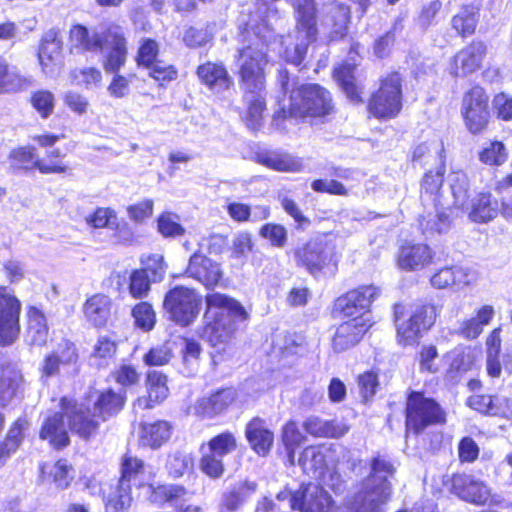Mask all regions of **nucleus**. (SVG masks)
I'll list each match as a JSON object with an SVG mask.
<instances>
[{
    "instance_id": "f257e3e1",
    "label": "nucleus",
    "mask_w": 512,
    "mask_h": 512,
    "mask_svg": "<svg viewBox=\"0 0 512 512\" xmlns=\"http://www.w3.org/2000/svg\"><path fill=\"white\" fill-rule=\"evenodd\" d=\"M370 468V476L362 483L359 493L351 504L334 512H383V506L388 503L392 495L390 480L394 477L396 468L383 456L374 457Z\"/></svg>"
},
{
    "instance_id": "f03ea898",
    "label": "nucleus",
    "mask_w": 512,
    "mask_h": 512,
    "mask_svg": "<svg viewBox=\"0 0 512 512\" xmlns=\"http://www.w3.org/2000/svg\"><path fill=\"white\" fill-rule=\"evenodd\" d=\"M206 325L203 337L213 347L226 345L232 339L234 319L246 320L248 313L235 299L218 292L206 295Z\"/></svg>"
},
{
    "instance_id": "7ed1b4c3",
    "label": "nucleus",
    "mask_w": 512,
    "mask_h": 512,
    "mask_svg": "<svg viewBox=\"0 0 512 512\" xmlns=\"http://www.w3.org/2000/svg\"><path fill=\"white\" fill-rule=\"evenodd\" d=\"M333 110L330 93L317 84L293 87L289 98V106L281 108L283 118H301L329 115Z\"/></svg>"
},
{
    "instance_id": "20e7f679",
    "label": "nucleus",
    "mask_w": 512,
    "mask_h": 512,
    "mask_svg": "<svg viewBox=\"0 0 512 512\" xmlns=\"http://www.w3.org/2000/svg\"><path fill=\"white\" fill-rule=\"evenodd\" d=\"M394 320L399 344L411 346L416 344L423 332L433 325L434 313L427 305L396 304Z\"/></svg>"
},
{
    "instance_id": "39448f33",
    "label": "nucleus",
    "mask_w": 512,
    "mask_h": 512,
    "mask_svg": "<svg viewBox=\"0 0 512 512\" xmlns=\"http://www.w3.org/2000/svg\"><path fill=\"white\" fill-rule=\"evenodd\" d=\"M237 448L232 432L225 431L201 445L200 469L210 478H220L224 473V459Z\"/></svg>"
},
{
    "instance_id": "423d86ee",
    "label": "nucleus",
    "mask_w": 512,
    "mask_h": 512,
    "mask_svg": "<svg viewBox=\"0 0 512 512\" xmlns=\"http://www.w3.org/2000/svg\"><path fill=\"white\" fill-rule=\"evenodd\" d=\"M446 414L433 399L420 392H412L406 404V427L419 433L430 425L444 424Z\"/></svg>"
},
{
    "instance_id": "0eeeda50",
    "label": "nucleus",
    "mask_w": 512,
    "mask_h": 512,
    "mask_svg": "<svg viewBox=\"0 0 512 512\" xmlns=\"http://www.w3.org/2000/svg\"><path fill=\"white\" fill-rule=\"evenodd\" d=\"M401 78L393 73L385 78L368 105L370 114L379 119H391L398 115L402 107Z\"/></svg>"
},
{
    "instance_id": "6e6552de",
    "label": "nucleus",
    "mask_w": 512,
    "mask_h": 512,
    "mask_svg": "<svg viewBox=\"0 0 512 512\" xmlns=\"http://www.w3.org/2000/svg\"><path fill=\"white\" fill-rule=\"evenodd\" d=\"M200 303V296L195 290L178 286L166 293L163 307L173 321L187 326L198 316Z\"/></svg>"
},
{
    "instance_id": "1a4fd4ad",
    "label": "nucleus",
    "mask_w": 512,
    "mask_h": 512,
    "mask_svg": "<svg viewBox=\"0 0 512 512\" xmlns=\"http://www.w3.org/2000/svg\"><path fill=\"white\" fill-rule=\"evenodd\" d=\"M295 10L297 17V39L293 56L288 59L299 64L306 54L308 45L316 39V4L314 0H296Z\"/></svg>"
},
{
    "instance_id": "9d476101",
    "label": "nucleus",
    "mask_w": 512,
    "mask_h": 512,
    "mask_svg": "<svg viewBox=\"0 0 512 512\" xmlns=\"http://www.w3.org/2000/svg\"><path fill=\"white\" fill-rule=\"evenodd\" d=\"M371 474V472L369 473ZM368 475L364 478L358 487L357 492L353 497L343 506L336 507L332 510L334 512L337 509L348 507L354 500V497L359 493L362 483L369 477ZM291 507L293 509H299L301 512H330L332 509V499L323 487L309 483L302 487V489L296 492L291 497Z\"/></svg>"
},
{
    "instance_id": "9b49d317",
    "label": "nucleus",
    "mask_w": 512,
    "mask_h": 512,
    "mask_svg": "<svg viewBox=\"0 0 512 512\" xmlns=\"http://www.w3.org/2000/svg\"><path fill=\"white\" fill-rule=\"evenodd\" d=\"M461 115L469 128H484L488 124L489 96L483 87L474 85L464 92Z\"/></svg>"
},
{
    "instance_id": "f8f14e48",
    "label": "nucleus",
    "mask_w": 512,
    "mask_h": 512,
    "mask_svg": "<svg viewBox=\"0 0 512 512\" xmlns=\"http://www.w3.org/2000/svg\"><path fill=\"white\" fill-rule=\"evenodd\" d=\"M379 292V288L374 285L360 286L339 297L335 303L336 309L344 318L369 319V308Z\"/></svg>"
},
{
    "instance_id": "ddd939ff",
    "label": "nucleus",
    "mask_w": 512,
    "mask_h": 512,
    "mask_svg": "<svg viewBox=\"0 0 512 512\" xmlns=\"http://www.w3.org/2000/svg\"><path fill=\"white\" fill-rule=\"evenodd\" d=\"M236 390L223 388L195 400L186 410V414L198 419H213L224 413L236 400Z\"/></svg>"
},
{
    "instance_id": "4468645a",
    "label": "nucleus",
    "mask_w": 512,
    "mask_h": 512,
    "mask_svg": "<svg viewBox=\"0 0 512 512\" xmlns=\"http://www.w3.org/2000/svg\"><path fill=\"white\" fill-rule=\"evenodd\" d=\"M38 61L46 76L54 77L60 72L63 64V41L59 30L53 28L43 34Z\"/></svg>"
},
{
    "instance_id": "2eb2a0df",
    "label": "nucleus",
    "mask_w": 512,
    "mask_h": 512,
    "mask_svg": "<svg viewBox=\"0 0 512 512\" xmlns=\"http://www.w3.org/2000/svg\"><path fill=\"white\" fill-rule=\"evenodd\" d=\"M20 302L6 287H0V343L10 344L19 331Z\"/></svg>"
},
{
    "instance_id": "dca6fc26",
    "label": "nucleus",
    "mask_w": 512,
    "mask_h": 512,
    "mask_svg": "<svg viewBox=\"0 0 512 512\" xmlns=\"http://www.w3.org/2000/svg\"><path fill=\"white\" fill-rule=\"evenodd\" d=\"M449 489L460 499L476 505H485L492 502L490 488L471 475L454 474L451 477Z\"/></svg>"
},
{
    "instance_id": "f3484780",
    "label": "nucleus",
    "mask_w": 512,
    "mask_h": 512,
    "mask_svg": "<svg viewBox=\"0 0 512 512\" xmlns=\"http://www.w3.org/2000/svg\"><path fill=\"white\" fill-rule=\"evenodd\" d=\"M104 47L108 49L103 67L106 72L116 73L127 60V40L121 26L111 24L105 29Z\"/></svg>"
},
{
    "instance_id": "a211bd4d",
    "label": "nucleus",
    "mask_w": 512,
    "mask_h": 512,
    "mask_svg": "<svg viewBox=\"0 0 512 512\" xmlns=\"http://www.w3.org/2000/svg\"><path fill=\"white\" fill-rule=\"evenodd\" d=\"M434 256L435 252L427 244L406 242L398 250L396 264L406 272L420 271L433 262Z\"/></svg>"
},
{
    "instance_id": "6ab92c4d",
    "label": "nucleus",
    "mask_w": 512,
    "mask_h": 512,
    "mask_svg": "<svg viewBox=\"0 0 512 512\" xmlns=\"http://www.w3.org/2000/svg\"><path fill=\"white\" fill-rule=\"evenodd\" d=\"M10 167L14 170L38 169L42 174L64 173L66 166L60 163H46L41 160L35 149L22 146L13 149L9 155Z\"/></svg>"
},
{
    "instance_id": "aec40b11",
    "label": "nucleus",
    "mask_w": 512,
    "mask_h": 512,
    "mask_svg": "<svg viewBox=\"0 0 512 512\" xmlns=\"http://www.w3.org/2000/svg\"><path fill=\"white\" fill-rule=\"evenodd\" d=\"M62 407L69 418V427L72 432L83 439H89L98 430L100 420L84 405H70V401L62 399Z\"/></svg>"
},
{
    "instance_id": "412c9836",
    "label": "nucleus",
    "mask_w": 512,
    "mask_h": 512,
    "mask_svg": "<svg viewBox=\"0 0 512 512\" xmlns=\"http://www.w3.org/2000/svg\"><path fill=\"white\" fill-rule=\"evenodd\" d=\"M369 319L355 318L342 322L333 337V349L343 352L354 347L369 329Z\"/></svg>"
},
{
    "instance_id": "4be33fe9",
    "label": "nucleus",
    "mask_w": 512,
    "mask_h": 512,
    "mask_svg": "<svg viewBox=\"0 0 512 512\" xmlns=\"http://www.w3.org/2000/svg\"><path fill=\"white\" fill-rule=\"evenodd\" d=\"M486 53V46L481 42H472L461 49L453 58L450 73L455 76H466L480 68Z\"/></svg>"
},
{
    "instance_id": "5701e85b",
    "label": "nucleus",
    "mask_w": 512,
    "mask_h": 512,
    "mask_svg": "<svg viewBox=\"0 0 512 512\" xmlns=\"http://www.w3.org/2000/svg\"><path fill=\"white\" fill-rule=\"evenodd\" d=\"M186 273L208 288L217 285L222 276L219 265L198 252L190 257Z\"/></svg>"
},
{
    "instance_id": "b1692460",
    "label": "nucleus",
    "mask_w": 512,
    "mask_h": 512,
    "mask_svg": "<svg viewBox=\"0 0 512 512\" xmlns=\"http://www.w3.org/2000/svg\"><path fill=\"white\" fill-rule=\"evenodd\" d=\"M105 29L102 31L92 30L76 24L69 30V43L72 48L81 51H101L104 48Z\"/></svg>"
},
{
    "instance_id": "393cba45",
    "label": "nucleus",
    "mask_w": 512,
    "mask_h": 512,
    "mask_svg": "<svg viewBox=\"0 0 512 512\" xmlns=\"http://www.w3.org/2000/svg\"><path fill=\"white\" fill-rule=\"evenodd\" d=\"M111 307L112 300L108 295L96 293L85 301L82 312L88 323L95 327H102L110 318Z\"/></svg>"
},
{
    "instance_id": "a878e982",
    "label": "nucleus",
    "mask_w": 512,
    "mask_h": 512,
    "mask_svg": "<svg viewBox=\"0 0 512 512\" xmlns=\"http://www.w3.org/2000/svg\"><path fill=\"white\" fill-rule=\"evenodd\" d=\"M148 501L162 505L166 502L178 506L180 501L186 500L190 493L181 485L148 484L142 486Z\"/></svg>"
},
{
    "instance_id": "bb28decb",
    "label": "nucleus",
    "mask_w": 512,
    "mask_h": 512,
    "mask_svg": "<svg viewBox=\"0 0 512 512\" xmlns=\"http://www.w3.org/2000/svg\"><path fill=\"white\" fill-rule=\"evenodd\" d=\"M299 264L311 273L321 270L330 261V250L321 242L311 241L295 252Z\"/></svg>"
},
{
    "instance_id": "cd10ccee",
    "label": "nucleus",
    "mask_w": 512,
    "mask_h": 512,
    "mask_svg": "<svg viewBox=\"0 0 512 512\" xmlns=\"http://www.w3.org/2000/svg\"><path fill=\"white\" fill-rule=\"evenodd\" d=\"M197 76L202 84L217 92L227 90L233 83L222 63L206 62L197 68Z\"/></svg>"
},
{
    "instance_id": "c85d7f7f",
    "label": "nucleus",
    "mask_w": 512,
    "mask_h": 512,
    "mask_svg": "<svg viewBox=\"0 0 512 512\" xmlns=\"http://www.w3.org/2000/svg\"><path fill=\"white\" fill-rule=\"evenodd\" d=\"M146 389L147 398L137 400L140 407L153 408L162 403L169 395L166 375L156 370L149 371L146 377Z\"/></svg>"
},
{
    "instance_id": "c756f323",
    "label": "nucleus",
    "mask_w": 512,
    "mask_h": 512,
    "mask_svg": "<svg viewBox=\"0 0 512 512\" xmlns=\"http://www.w3.org/2000/svg\"><path fill=\"white\" fill-rule=\"evenodd\" d=\"M467 404L472 409L483 414L512 417V401L506 398L489 395H473L468 398Z\"/></svg>"
},
{
    "instance_id": "7c9ffc66",
    "label": "nucleus",
    "mask_w": 512,
    "mask_h": 512,
    "mask_svg": "<svg viewBox=\"0 0 512 512\" xmlns=\"http://www.w3.org/2000/svg\"><path fill=\"white\" fill-rule=\"evenodd\" d=\"M256 48L252 45H248L239 49L238 66L239 74L243 88L249 92L251 99L249 100L253 104V91L256 87V75H255V60H256Z\"/></svg>"
},
{
    "instance_id": "2f4dec72",
    "label": "nucleus",
    "mask_w": 512,
    "mask_h": 512,
    "mask_svg": "<svg viewBox=\"0 0 512 512\" xmlns=\"http://www.w3.org/2000/svg\"><path fill=\"white\" fill-rule=\"evenodd\" d=\"M495 315V310L491 305H483L476 312L474 317L461 322L458 333L468 340L476 339L484 330V327L490 323Z\"/></svg>"
},
{
    "instance_id": "473e14b6",
    "label": "nucleus",
    "mask_w": 512,
    "mask_h": 512,
    "mask_svg": "<svg viewBox=\"0 0 512 512\" xmlns=\"http://www.w3.org/2000/svg\"><path fill=\"white\" fill-rule=\"evenodd\" d=\"M40 438L48 440L56 448L68 445L69 437L61 413H54L44 421L40 431Z\"/></svg>"
},
{
    "instance_id": "72a5a7b5",
    "label": "nucleus",
    "mask_w": 512,
    "mask_h": 512,
    "mask_svg": "<svg viewBox=\"0 0 512 512\" xmlns=\"http://www.w3.org/2000/svg\"><path fill=\"white\" fill-rule=\"evenodd\" d=\"M22 374L15 365L7 364L0 369V406L7 405L17 394Z\"/></svg>"
},
{
    "instance_id": "f704fd0d",
    "label": "nucleus",
    "mask_w": 512,
    "mask_h": 512,
    "mask_svg": "<svg viewBox=\"0 0 512 512\" xmlns=\"http://www.w3.org/2000/svg\"><path fill=\"white\" fill-rule=\"evenodd\" d=\"M88 224L94 228H110L116 229L119 237L124 241H129L132 238V233L126 223L120 225L114 210L110 208H98L93 214L87 218Z\"/></svg>"
},
{
    "instance_id": "c9c22d12",
    "label": "nucleus",
    "mask_w": 512,
    "mask_h": 512,
    "mask_svg": "<svg viewBox=\"0 0 512 512\" xmlns=\"http://www.w3.org/2000/svg\"><path fill=\"white\" fill-rule=\"evenodd\" d=\"M258 164L279 172H298L302 167L299 160L278 151L258 152Z\"/></svg>"
},
{
    "instance_id": "e433bc0d",
    "label": "nucleus",
    "mask_w": 512,
    "mask_h": 512,
    "mask_svg": "<svg viewBox=\"0 0 512 512\" xmlns=\"http://www.w3.org/2000/svg\"><path fill=\"white\" fill-rule=\"evenodd\" d=\"M304 430L315 436L324 438H339L344 436L348 427L337 421H325L318 417H310L303 423Z\"/></svg>"
},
{
    "instance_id": "4c0bfd02",
    "label": "nucleus",
    "mask_w": 512,
    "mask_h": 512,
    "mask_svg": "<svg viewBox=\"0 0 512 512\" xmlns=\"http://www.w3.org/2000/svg\"><path fill=\"white\" fill-rule=\"evenodd\" d=\"M72 471V466L67 460H58L41 466L43 480L53 482L59 489H66L70 485L73 479Z\"/></svg>"
},
{
    "instance_id": "58836bf2",
    "label": "nucleus",
    "mask_w": 512,
    "mask_h": 512,
    "mask_svg": "<svg viewBox=\"0 0 512 512\" xmlns=\"http://www.w3.org/2000/svg\"><path fill=\"white\" fill-rule=\"evenodd\" d=\"M34 85L32 77L23 76L16 70L9 69L7 63L0 59V93L19 92Z\"/></svg>"
},
{
    "instance_id": "ea45409f",
    "label": "nucleus",
    "mask_w": 512,
    "mask_h": 512,
    "mask_svg": "<svg viewBox=\"0 0 512 512\" xmlns=\"http://www.w3.org/2000/svg\"><path fill=\"white\" fill-rule=\"evenodd\" d=\"M171 436V426L166 421L143 423L141 425L140 440L142 445L159 448Z\"/></svg>"
},
{
    "instance_id": "a19ab883",
    "label": "nucleus",
    "mask_w": 512,
    "mask_h": 512,
    "mask_svg": "<svg viewBox=\"0 0 512 512\" xmlns=\"http://www.w3.org/2000/svg\"><path fill=\"white\" fill-rule=\"evenodd\" d=\"M445 173V164L441 159L435 172L429 171L425 174L422 182L421 196L424 202L431 201L433 206L443 204L440 202L438 192L443 184V175Z\"/></svg>"
},
{
    "instance_id": "79ce46f5",
    "label": "nucleus",
    "mask_w": 512,
    "mask_h": 512,
    "mask_svg": "<svg viewBox=\"0 0 512 512\" xmlns=\"http://www.w3.org/2000/svg\"><path fill=\"white\" fill-rule=\"evenodd\" d=\"M48 327L44 314L36 307L28 310L27 341L31 345L42 346L46 343Z\"/></svg>"
},
{
    "instance_id": "37998d69",
    "label": "nucleus",
    "mask_w": 512,
    "mask_h": 512,
    "mask_svg": "<svg viewBox=\"0 0 512 512\" xmlns=\"http://www.w3.org/2000/svg\"><path fill=\"white\" fill-rule=\"evenodd\" d=\"M125 402V398L121 394H117L112 390H107L99 395L94 404V413L100 421H105L108 417L118 413Z\"/></svg>"
},
{
    "instance_id": "c03bdc74",
    "label": "nucleus",
    "mask_w": 512,
    "mask_h": 512,
    "mask_svg": "<svg viewBox=\"0 0 512 512\" xmlns=\"http://www.w3.org/2000/svg\"><path fill=\"white\" fill-rule=\"evenodd\" d=\"M355 64H344L334 70V77L345 92L346 96L353 102L361 101V88L355 83Z\"/></svg>"
},
{
    "instance_id": "a18cd8bd",
    "label": "nucleus",
    "mask_w": 512,
    "mask_h": 512,
    "mask_svg": "<svg viewBox=\"0 0 512 512\" xmlns=\"http://www.w3.org/2000/svg\"><path fill=\"white\" fill-rule=\"evenodd\" d=\"M438 206H434V212L422 215L419 220L422 233L426 237H431L436 233H443L449 228V217L444 212L439 211Z\"/></svg>"
},
{
    "instance_id": "49530a36",
    "label": "nucleus",
    "mask_w": 512,
    "mask_h": 512,
    "mask_svg": "<svg viewBox=\"0 0 512 512\" xmlns=\"http://www.w3.org/2000/svg\"><path fill=\"white\" fill-rule=\"evenodd\" d=\"M303 344V337L296 334L279 332L273 336L272 352L276 355L285 357L296 354L299 347Z\"/></svg>"
},
{
    "instance_id": "de8ad7c7",
    "label": "nucleus",
    "mask_w": 512,
    "mask_h": 512,
    "mask_svg": "<svg viewBox=\"0 0 512 512\" xmlns=\"http://www.w3.org/2000/svg\"><path fill=\"white\" fill-rule=\"evenodd\" d=\"M497 215V203L492 201L490 193L479 194L473 208L469 214L471 220L475 222H488Z\"/></svg>"
},
{
    "instance_id": "09e8293b",
    "label": "nucleus",
    "mask_w": 512,
    "mask_h": 512,
    "mask_svg": "<svg viewBox=\"0 0 512 512\" xmlns=\"http://www.w3.org/2000/svg\"><path fill=\"white\" fill-rule=\"evenodd\" d=\"M450 191L453 197V205L463 208L468 200V178L462 171L452 172L449 176Z\"/></svg>"
},
{
    "instance_id": "8fccbe9b",
    "label": "nucleus",
    "mask_w": 512,
    "mask_h": 512,
    "mask_svg": "<svg viewBox=\"0 0 512 512\" xmlns=\"http://www.w3.org/2000/svg\"><path fill=\"white\" fill-rule=\"evenodd\" d=\"M477 10L471 6L463 7L452 18V27L462 36L471 35L477 25Z\"/></svg>"
},
{
    "instance_id": "3c124183",
    "label": "nucleus",
    "mask_w": 512,
    "mask_h": 512,
    "mask_svg": "<svg viewBox=\"0 0 512 512\" xmlns=\"http://www.w3.org/2000/svg\"><path fill=\"white\" fill-rule=\"evenodd\" d=\"M77 354L73 346H67L60 354L53 353L46 357L42 366V372L46 376H52L59 371L61 365L75 362Z\"/></svg>"
},
{
    "instance_id": "603ef678",
    "label": "nucleus",
    "mask_w": 512,
    "mask_h": 512,
    "mask_svg": "<svg viewBox=\"0 0 512 512\" xmlns=\"http://www.w3.org/2000/svg\"><path fill=\"white\" fill-rule=\"evenodd\" d=\"M151 283L145 271L135 269L129 275L128 292L134 299L146 298L151 290Z\"/></svg>"
},
{
    "instance_id": "864d4df0",
    "label": "nucleus",
    "mask_w": 512,
    "mask_h": 512,
    "mask_svg": "<svg viewBox=\"0 0 512 512\" xmlns=\"http://www.w3.org/2000/svg\"><path fill=\"white\" fill-rule=\"evenodd\" d=\"M332 24L333 37H342L345 34L348 22V9L339 5H331L327 9L325 25Z\"/></svg>"
},
{
    "instance_id": "5fc2aeb1",
    "label": "nucleus",
    "mask_w": 512,
    "mask_h": 512,
    "mask_svg": "<svg viewBox=\"0 0 512 512\" xmlns=\"http://www.w3.org/2000/svg\"><path fill=\"white\" fill-rule=\"evenodd\" d=\"M143 268L140 270L145 271L146 275L150 277L152 282H160L164 279L167 265L164 257L161 254H150L141 258Z\"/></svg>"
},
{
    "instance_id": "6e6d98bb",
    "label": "nucleus",
    "mask_w": 512,
    "mask_h": 512,
    "mask_svg": "<svg viewBox=\"0 0 512 512\" xmlns=\"http://www.w3.org/2000/svg\"><path fill=\"white\" fill-rule=\"evenodd\" d=\"M132 317L135 325L145 332L152 330L156 323V313L148 302L136 304L132 309Z\"/></svg>"
},
{
    "instance_id": "4d7b16f0",
    "label": "nucleus",
    "mask_w": 512,
    "mask_h": 512,
    "mask_svg": "<svg viewBox=\"0 0 512 512\" xmlns=\"http://www.w3.org/2000/svg\"><path fill=\"white\" fill-rule=\"evenodd\" d=\"M299 465L307 472L322 470L325 466L323 448L319 446L306 447L299 458Z\"/></svg>"
},
{
    "instance_id": "13d9d810",
    "label": "nucleus",
    "mask_w": 512,
    "mask_h": 512,
    "mask_svg": "<svg viewBox=\"0 0 512 512\" xmlns=\"http://www.w3.org/2000/svg\"><path fill=\"white\" fill-rule=\"evenodd\" d=\"M508 153L502 142L493 141L479 153L482 163L490 166H500L506 162Z\"/></svg>"
},
{
    "instance_id": "bf43d9fd",
    "label": "nucleus",
    "mask_w": 512,
    "mask_h": 512,
    "mask_svg": "<svg viewBox=\"0 0 512 512\" xmlns=\"http://www.w3.org/2000/svg\"><path fill=\"white\" fill-rule=\"evenodd\" d=\"M158 232L164 237H178L185 233V228L179 223V216L171 213H162L157 220Z\"/></svg>"
},
{
    "instance_id": "052dcab7",
    "label": "nucleus",
    "mask_w": 512,
    "mask_h": 512,
    "mask_svg": "<svg viewBox=\"0 0 512 512\" xmlns=\"http://www.w3.org/2000/svg\"><path fill=\"white\" fill-rule=\"evenodd\" d=\"M192 458L185 453L176 452L168 456L166 469L173 478H179L192 467Z\"/></svg>"
},
{
    "instance_id": "680f3d73",
    "label": "nucleus",
    "mask_w": 512,
    "mask_h": 512,
    "mask_svg": "<svg viewBox=\"0 0 512 512\" xmlns=\"http://www.w3.org/2000/svg\"><path fill=\"white\" fill-rule=\"evenodd\" d=\"M71 78L75 84L91 88L101 82L102 74L94 67L76 68L71 71Z\"/></svg>"
},
{
    "instance_id": "e2e57ef3",
    "label": "nucleus",
    "mask_w": 512,
    "mask_h": 512,
    "mask_svg": "<svg viewBox=\"0 0 512 512\" xmlns=\"http://www.w3.org/2000/svg\"><path fill=\"white\" fill-rule=\"evenodd\" d=\"M30 102L43 118H47L54 109L55 98L48 90H38L32 93Z\"/></svg>"
},
{
    "instance_id": "0e129e2a",
    "label": "nucleus",
    "mask_w": 512,
    "mask_h": 512,
    "mask_svg": "<svg viewBox=\"0 0 512 512\" xmlns=\"http://www.w3.org/2000/svg\"><path fill=\"white\" fill-rule=\"evenodd\" d=\"M282 438L288 451L289 461L294 464V449L303 442L304 436L299 431L296 423L288 422L283 428Z\"/></svg>"
},
{
    "instance_id": "69168bd1",
    "label": "nucleus",
    "mask_w": 512,
    "mask_h": 512,
    "mask_svg": "<svg viewBox=\"0 0 512 512\" xmlns=\"http://www.w3.org/2000/svg\"><path fill=\"white\" fill-rule=\"evenodd\" d=\"M159 53V44L150 38L143 39L138 49L136 57L137 63L140 66L148 67L156 62V57Z\"/></svg>"
},
{
    "instance_id": "338daca9",
    "label": "nucleus",
    "mask_w": 512,
    "mask_h": 512,
    "mask_svg": "<svg viewBox=\"0 0 512 512\" xmlns=\"http://www.w3.org/2000/svg\"><path fill=\"white\" fill-rule=\"evenodd\" d=\"M172 358V348L170 343L153 347L144 356L145 364L149 366H161L167 364Z\"/></svg>"
},
{
    "instance_id": "774afa93",
    "label": "nucleus",
    "mask_w": 512,
    "mask_h": 512,
    "mask_svg": "<svg viewBox=\"0 0 512 512\" xmlns=\"http://www.w3.org/2000/svg\"><path fill=\"white\" fill-rule=\"evenodd\" d=\"M200 353L201 347L199 343L195 341H185V346L182 350V358L185 365L184 373L190 375L196 371Z\"/></svg>"
}]
</instances>
